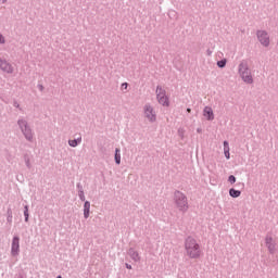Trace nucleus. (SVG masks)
<instances>
[{
    "label": "nucleus",
    "instance_id": "obj_1",
    "mask_svg": "<svg viewBox=\"0 0 278 278\" xmlns=\"http://www.w3.org/2000/svg\"><path fill=\"white\" fill-rule=\"evenodd\" d=\"M185 251L189 260H199L203 252L201 251V244L192 237H188L185 241Z\"/></svg>",
    "mask_w": 278,
    "mask_h": 278
},
{
    "label": "nucleus",
    "instance_id": "obj_2",
    "mask_svg": "<svg viewBox=\"0 0 278 278\" xmlns=\"http://www.w3.org/2000/svg\"><path fill=\"white\" fill-rule=\"evenodd\" d=\"M155 94L160 105L163 108H170V97H168L166 89L162 85L156 86Z\"/></svg>",
    "mask_w": 278,
    "mask_h": 278
},
{
    "label": "nucleus",
    "instance_id": "obj_3",
    "mask_svg": "<svg viewBox=\"0 0 278 278\" xmlns=\"http://www.w3.org/2000/svg\"><path fill=\"white\" fill-rule=\"evenodd\" d=\"M174 203L179 212H188V198L181 191L174 193Z\"/></svg>",
    "mask_w": 278,
    "mask_h": 278
},
{
    "label": "nucleus",
    "instance_id": "obj_4",
    "mask_svg": "<svg viewBox=\"0 0 278 278\" xmlns=\"http://www.w3.org/2000/svg\"><path fill=\"white\" fill-rule=\"evenodd\" d=\"M239 75L244 84H253V74L249 68V64L247 62H242L239 64Z\"/></svg>",
    "mask_w": 278,
    "mask_h": 278
},
{
    "label": "nucleus",
    "instance_id": "obj_5",
    "mask_svg": "<svg viewBox=\"0 0 278 278\" xmlns=\"http://www.w3.org/2000/svg\"><path fill=\"white\" fill-rule=\"evenodd\" d=\"M143 116L149 123H155V121H157V114L151 104H146L143 106Z\"/></svg>",
    "mask_w": 278,
    "mask_h": 278
},
{
    "label": "nucleus",
    "instance_id": "obj_6",
    "mask_svg": "<svg viewBox=\"0 0 278 278\" xmlns=\"http://www.w3.org/2000/svg\"><path fill=\"white\" fill-rule=\"evenodd\" d=\"M18 125H20L26 140H31L34 138V134L31 132V128H29V126L27 125V122H25L24 119H20Z\"/></svg>",
    "mask_w": 278,
    "mask_h": 278
},
{
    "label": "nucleus",
    "instance_id": "obj_7",
    "mask_svg": "<svg viewBox=\"0 0 278 278\" xmlns=\"http://www.w3.org/2000/svg\"><path fill=\"white\" fill-rule=\"evenodd\" d=\"M0 71L5 73V75H13L14 73V65L8 62L7 60L0 59Z\"/></svg>",
    "mask_w": 278,
    "mask_h": 278
},
{
    "label": "nucleus",
    "instance_id": "obj_8",
    "mask_svg": "<svg viewBox=\"0 0 278 278\" xmlns=\"http://www.w3.org/2000/svg\"><path fill=\"white\" fill-rule=\"evenodd\" d=\"M256 36L263 47H268V45H270V37H268V33H266V30H258Z\"/></svg>",
    "mask_w": 278,
    "mask_h": 278
},
{
    "label": "nucleus",
    "instance_id": "obj_9",
    "mask_svg": "<svg viewBox=\"0 0 278 278\" xmlns=\"http://www.w3.org/2000/svg\"><path fill=\"white\" fill-rule=\"evenodd\" d=\"M20 238L18 237H14L12 240V248H11V253L12 255H18L20 251H21V244H20Z\"/></svg>",
    "mask_w": 278,
    "mask_h": 278
},
{
    "label": "nucleus",
    "instance_id": "obj_10",
    "mask_svg": "<svg viewBox=\"0 0 278 278\" xmlns=\"http://www.w3.org/2000/svg\"><path fill=\"white\" fill-rule=\"evenodd\" d=\"M265 244L269 251V253H275V251H277L276 244H275V239H273V237L267 236L265 238Z\"/></svg>",
    "mask_w": 278,
    "mask_h": 278
},
{
    "label": "nucleus",
    "instance_id": "obj_11",
    "mask_svg": "<svg viewBox=\"0 0 278 278\" xmlns=\"http://www.w3.org/2000/svg\"><path fill=\"white\" fill-rule=\"evenodd\" d=\"M203 116L206 118V121H214V110H212V106L204 108Z\"/></svg>",
    "mask_w": 278,
    "mask_h": 278
},
{
    "label": "nucleus",
    "instance_id": "obj_12",
    "mask_svg": "<svg viewBox=\"0 0 278 278\" xmlns=\"http://www.w3.org/2000/svg\"><path fill=\"white\" fill-rule=\"evenodd\" d=\"M230 149H229V142L228 141H224V155L226 157V160H230L231 159V154L229 153Z\"/></svg>",
    "mask_w": 278,
    "mask_h": 278
},
{
    "label": "nucleus",
    "instance_id": "obj_13",
    "mask_svg": "<svg viewBox=\"0 0 278 278\" xmlns=\"http://www.w3.org/2000/svg\"><path fill=\"white\" fill-rule=\"evenodd\" d=\"M90 216V203L88 201L84 204V217L88 218Z\"/></svg>",
    "mask_w": 278,
    "mask_h": 278
},
{
    "label": "nucleus",
    "instance_id": "obj_14",
    "mask_svg": "<svg viewBox=\"0 0 278 278\" xmlns=\"http://www.w3.org/2000/svg\"><path fill=\"white\" fill-rule=\"evenodd\" d=\"M229 194L230 197H232V199H238V197H240L242 192L240 190L230 189Z\"/></svg>",
    "mask_w": 278,
    "mask_h": 278
},
{
    "label": "nucleus",
    "instance_id": "obj_15",
    "mask_svg": "<svg viewBox=\"0 0 278 278\" xmlns=\"http://www.w3.org/2000/svg\"><path fill=\"white\" fill-rule=\"evenodd\" d=\"M130 257H131L135 262H140V254H138V252H136V251H130Z\"/></svg>",
    "mask_w": 278,
    "mask_h": 278
},
{
    "label": "nucleus",
    "instance_id": "obj_16",
    "mask_svg": "<svg viewBox=\"0 0 278 278\" xmlns=\"http://www.w3.org/2000/svg\"><path fill=\"white\" fill-rule=\"evenodd\" d=\"M80 142H81V137H79L78 139L70 140L68 144L70 147H77V144H79Z\"/></svg>",
    "mask_w": 278,
    "mask_h": 278
},
{
    "label": "nucleus",
    "instance_id": "obj_17",
    "mask_svg": "<svg viewBox=\"0 0 278 278\" xmlns=\"http://www.w3.org/2000/svg\"><path fill=\"white\" fill-rule=\"evenodd\" d=\"M115 162L116 164H121V149L118 148L115 150Z\"/></svg>",
    "mask_w": 278,
    "mask_h": 278
},
{
    "label": "nucleus",
    "instance_id": "obj_18",
    "mask_svg": "<svg viewBox=\"0 0 278 278\" xmlns=\"http://www.w3.org/2000/svg\"><path fill=\"white\" fill-rule=\"evenodd\" d=\"M25 222L27 223L29 220V207L25 206L24 211Z\"/></svg>",
    "mask_w": 278,
    "mask_h": 278
},
{
    "label": "nucleus",
    "instance_id": "obj_19",
    "mask_svg": "<svg viewBox=\"0 0 278 278\" xmlns=\"http://www.w3.org/2000/svg\"><path fill=\"white\" fill-rule=\"evenodd\" d=\"M226 65H227V60H222L217 62V66L219 68H225Z\"/></svg>",
    "mask_w": 278,
    "mask_h": 278
},
{
    "label": "nucleus",
    "instance_id": "obj_20",
    "mask_svg": "<svg viewBox=\"0 0 278 278\" xmlns=\"http://www.w3.org/2000/svg\"><path fill=\"white\" fill-rule=\"evenodd\" d=\"M228 181H229L230 184H235V182H236V176L230 175V176L228 177Z\"/></svg>",
    "mask_w": 278,
    "mask_h": 278
},
{
    "label": "nucleus",
    "instance_id": "obj_21",
    "mask_svg": "<svg viewBox=\"0 0 278 278\" xmlns=\"http://www.w3.org/2000/svg\"><path fill=\"white\" fill-rule=\"evenodd\" d=\"M0 45H5V37L0 34Z\"/></svg>",
    "mask_w": 278,
    "mask_h": 278
},
{
    "label": "nucleus",
    "instance_id": "obj_22",
    "mask_svg": "<svg viewBox=\"0 0 278 278\" xmlns=\"http://www.w3.org/2000/svg\"><path fill=\"white\" fill-rule=\"evenodd\" d=\"M128 86L129 85L127 83H123L122 87H121V90H127Z\"/></svg>",
    "mask_w": 278,
    "mask_h": 278
},
{
    "label": "nucleus",
    "instance_id": "obj_23",
    "mask_svg": "<svg viewBox=\"0 0 278 278\" xmlns=\"http://www.w3.org/2000/svg\"><path fill=\"white\" fill-rule=\"evenodd\" d=\"M126 268H127L128 270H131V265H129V264L126 263Z\"/></svg>",
    "mask_w": 278,
    "mask_h": 278
},
{
    "label": "nucleus",
    "instance_id": "obj_24",
    "mask_svg": "<svg viewBox=\"0 0 278 278\" xmlns=\"http://www.w3.org/2000/svg\"><path fill=\"white\" fill-rule=\"evenodd\" d=\"M187 112L190 114V112H192V110L191 109H187Z\"/></svg>",
    "mask_w": 278,
    "mask_h": 278
},
{
    "label": "nucleus",
    "instance_id": "obj_25",
    "mask_svg": "<svg viewBox=\"0 0 278 278\" xmlns=\"http://www.w3.org/2000/svg\"><path fill=\"white\" fill-rule=\"evenodd\" d=\"M80 199H81V201H85V198H84V195H80Z\"/></svg>",
    "mask_w": 278,
    "mask_h": 278
},
{
    "label": "nucleus",
    "instance_id": "obj_26",
    "mask_svg": "<svg viewBox=\"0 0 278 278\" xmlns=\"http://www.w3.org/2000/svg\"><path fill=\"white\" fill-rule=\"evenodd\" d=\"M8 0H2V3H5Z\"/></svg>",
    "mask_w": 278,
    "mask_h": 278
},
{
    "label": "nucleus",
    "instance_id": "obj_27",
    "mask_svg": "<svg viewBox=\"0 0 278 278\" xmlns=\"http://www.w3.org/2000/svg\"><path fill=\"white\" fill-rule=\"evenodd\" d=\"M58 278H62V276H58Z\"/></svg>",
    "mask_w": 278,
    "mask_h": 278
}]
</instances>
